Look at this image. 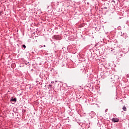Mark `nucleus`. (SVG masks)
<instances>
[{
	"label": "nucleus",
	"mask_w": 129,
	"mask_h": 129,
	"mask_svg": "<svg viewBox=\"0 0 129 129\" xmlns=\"http://www.w3.org/2000/svg\"><path fill=\"white\" fill-rule=\"evenodd\" d=\"M0 16H2V12L0 11Z\"/></svg>",
	"instance_id": "nucleus-10"
},
{
	"label": "nucleus",
	"mask_w": 129,
	"mask_h": 129,
	"mask_svg": "<svg viewBox=\"0 0 129 129\" xmlns=\"http://www.w3.org/2000/svg\"><path fill=\"white\" fill-rule=\"evenodd\" d=\"M119 57L120 58L121 57H123V54H121V52L120 53Z\"/></svg>",
	"instance_id": "nucleus-7"
},
{
	"label": "nucleus",
	"mask_w": 129,
	"mask_h": 129,
	"mask_svg": "<svg viewBox=\"0 0 129 129\" xmlns=\"http://www.w3.org/2000/svg\"><path fill=\"white\" fill-rule=\"evenodd\" d=\"M122 109L123 110H124V111H126V107H125V106H123Z\"/></svg>",
	"instance_id": "nucleus-6"
},
{
	"label": "nucleus",
	"mask_w": 129,
	"mask_h": 129,
	"mask_svg": "<svg viewBox=\"0 0 129 129\" xmlns=\"http://www.w3.org/2000/svg\"><path fill=\"white\" fill-rule=\"evenodd\" d=\"M102 77L103 78H104L103 77V76H102Z\"/></svg>",
	"instance_id": "nucleus-12"
},
{
	"label": "nucleus",
	"mask_w": 129,
	"mask_h": 129,
	"mask_svg": "<svg viewBox=\"0 0 129 129\" xmlns=\"http://www.w3.org/2000/svg\"><path fill=\"white\" fill-rule=\"evenodd\" d=\"M126 34L123 33L121 34V36L123 37V38H124L125 39H126Z\"/></svg>",
	"instance_id": "nucleus-4"
},
{
	"label": "nucleus",
	"mask_w": 129,
	"mask_h": 129,
	"mask_svg": "<svg viewBox=\"0 0 129 129\" xmlns=\"http://www.w3.org/2000/svg\"><path fill=\"white\" fill-rule=\"evenodd\" d=\"M48 86H49V87H52V85H49Z\"/></svg>",
	"instance_id": "nucleus-9"
},
{
	"label": "nucleus",
	"mask_w": 129,
	"mask_h": 129,
	"mask_svg": "<svg viewBox=\"0 0 129 129\" xmlns=\"http://www.w3.org/2000/svg\"><path fill=\"white\" fill-rule=\"evenodd\" d=\"M110 78L111 80H113V81H117V80L119 79V78H118V76H115L113 74L110 76Z\"/></svg>",
	"instance_id": "nucleus-1"
},
{
	"label": "nucleus",
	"mask_w": 129,
	"mask_h": 129,
	"mask_svg": "<svg viewBox=\"0 0 129 129\" xmlns=\"http://www.w3.org/2000/svg\"><path fill=\"white\" fill-rule=\"evenodd\" d=\"M43 46H41V48H42Z\"/></svg>",
	"instance_id": "nucleus-13"
},
{
	"label": "nucleus",
	"mask_w": 129,
	"mask_h": 129,
	"mask_svg": "<svg viewBox=\"0 0 129 129\" xmlns=\"http://www.w3.org/2000/svg\"><path fill=\"white\" fill-rule=\"evenodd\" d=\"M43 47H46V45H43Z\"/></svg>",
	"instance_id": "nucleus-11"
},
{
	"label": "nucleus",
	"mask_w": 129,
	"mask_h": 129,
	"mask_svg": "<svg viewBox=\"0 0 129 129\" xmlns=\"http://www.w3.org/2000/svg\"><path fill=\"white\" fill-rule=\"evenodd\" d=\"M10 101H11L12 102H17V98H14V97H12L11 98Z\"/></svg>",
	"instance_id": "nucleus-3"
},
{
	"label": "nucleus",
	"mask_w": 129,
	"mask_h": 129,
	"mask_svg": "<svg viewBox=\"0 0 129 129\" xmlns=\"http://www.w3.org/2000/svg\"><path fill=\"white\" fill-rule=\"evenodd\" d=\"M22 49H23V50H25V49H26V45L23 44L22 45Z\"/></svg>",
	"instance_id": "nucleus-5"
},
{
	"label": "nucleus",
	"mask_w": 129,
	"mask_h": 129,
	"mask_svg": "<svg viewBox=\"0 0 129 129\" xmlns=\"http://www.w3.org/2000/svg\"><path fill=\"white\" fill-rule=\"evenodd\" d=\"M111 120L112 122H118L119 121V119L116 118V117H114L111 119Z\"/></svg>",
	"instance_id": "nucleus-2"
},
{
	"label": "nucleus",
	"mask_w": 129,
	"mask_h": 129,
	"mask_svg": "<svg viewBox=\"0 0 129 129\" xmlns=\"http://www.w3.org/2000/svg\"><path fill=\"white\" fill-rule=\"evenodd\" d=\"M111 51H112V52H113L114 53V49H113V50H111Z\"/></svg>",
	"instance_id": "nucleus-8"
}]
</instances>
